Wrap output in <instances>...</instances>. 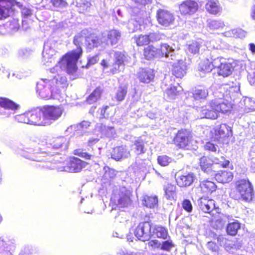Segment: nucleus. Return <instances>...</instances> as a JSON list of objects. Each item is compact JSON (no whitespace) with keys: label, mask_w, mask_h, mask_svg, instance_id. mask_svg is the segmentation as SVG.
I'll list each match as a JSON object with an SVG mask.
<instances>
[{"label":"nucleus","mask_w":255,"mask_h":255,"mask_svg":"<svg viewBox=\"0 0 255 255\" xmlns=\"http://www.w3.org/2000/svg\"><path fill=\"white\" fill-rule=\"evenodd\" d=\"M83 37L82 34L75 35L73 43L77 47L76 49L67 52L60 59V62L65 64L66 71L69 75L74 74L78 70L77 63L83 54Z\"/></svg>","instance_id":"obj_1"},{"label":"nucleus","mask_w":255,"mask_h":255,"mask_svg":"<svg viewBox=\"0 0 255 255\" xmlns=\"http://www.w3.org/2000/svg\"><path fill=\"white\" fill-rule=\"evenodd\" d=\"M152 223L150 220L139 223L134 230V234L139 240L142 242L148 241L153 235L158 238L166 239L168 236L167 230L162 226H155L151 232Z\"/></svg>","instance_id":"obj_2"},{"label":"nucleus","mask_w":255,"mask_h":255,"mask_svg":"<svg viewBox=\"0 0 255 255\" xmlns=\"http://www.w3.org/2000/svg\"><path fill=\"white\" fill-rule=\"evenodd\" d=\"M232 197L235 199H243L246 201L252 200L253 187L248 179H242L235 182V188L232 191Z\"/></svg>","instance_id":"obj_3"},{"label":"nucleus","mask_w":255,"mask_h":255,"mask_svg":"<svg viewBox=\"0 0 255 255\" xmlns=\"http://www.w3.org/2000/svg\"><path fill=\"white\" fill-rule=\"evenodd\" d=\"M194 140V134L191 130L181 128L174 134L172 142L178 149L188 150L192 146Z\"/></svg>","instance_id":"obj_4"},{"label":"nucleus","mask_w":255,"mask_h":255,"mask_svg":"<svg viewBox=\"0 0 255 255\" xmlns=\"http://www.w3.org/2000/svg\"><path fill=\"white\" fill-rule=\"evenodd\" d=\"M232 135L231 128L225 124L212 128L210 131L209 136L211 141L224 143Z\"/></svg>","instance_id":"obj_5"},{"label":"nucleus","mask_w":255,"mask_h":255,"mask_svg":"<svg viewBox=\"0 0 255 255\" xmlns=\"http://www.w3.org/2000/svg\"><path fill=\"white\" fill-rule=\"evenodd\" d=\"M199 207L204 213L210 214L211 217L216 219L220 217L221 209L217 206L215 200L206 197H201L199 200Z\"/></svg>","instance_id":"obj_6"},{"label":"nucleus","mask_w":255,"mask_h":255,"mask_svg":"<svg viewBox=\"0 0 255 255\" xmlns=\"http://www.w3.org/2000/svg\"><path fill=\"white\" fill-rule=\"evenodd\" d=\"M62 139L59 137L55 138L51 142H48V140L44 138H40L38 139L36 146L37 152L44 153H52V149H58L63 146Z\"/></svg>","instance_id":"obj_7"},{"label":"nucleus","mask_w":255,"mask_h":255,"mask_svg":"<svg viewBox=\"0 0 255 255\" xmlns=\"http://www.w3.org/2000/svg\"><path fill=\"white\" fill-rule=\"evenodd\" d=\"M47 126L50 121H56L62 116L64 109L60 105H45L42 107Z\"/></svg>","instance_id":"obj_8"},{"label":"nucleus","mask_w":255,"mask_h":255,"mask_svg":"<svg viewBox=\"0 0 255 255\" xmlns=\"http://www.w3.org/2000/svg\"><path fill=\"white\" fill-rule=\"evenodd\" d=\"M215 68L217 69V74L220 76L227 77L232 74L234 67L231 63L226 61L223 57L215 58Z\"/></svg>","instance_id":"obj_9"},{"label":"nucleus","mask_w":255,"mask_h":255,"mask_svg":"<svg viewBox=\"0 0 255 255\" xmlns=\"http://www.w3.org/2000/svg\"><path fill=\"white\" fill-rule=\"evenodd\" d=\"M239 92L240 87L233 83L231 84H223L220 88V93L222 94L223 99L226 101H234Z\"/></svg>","instance_id":"obj_10"},{"label":"nucleus","mask_w":255,"mask_h":255,"mask_svg":"<svg viewBox=\"0 0 255 255\" xmlns=\"http://www.w3.org/2000/svg\"><path fill=\"white\" fill-rule=\"evenodd\" d=\"M87 164V162L78 157L70 156L66 161L65 168L68 172L77 173L80 172Z\"/></svg>","instance_id":"obj_11"},{"label":"nucleus","mask_w":255,"mask_h":255,"mask_svg":"<svg viewBox=\"0 0 255 255\" xmlns=\"http://www.w3.org/2000/svg\"><path fill=\"white\" fill-rule=\"evenodd\" d=\"M125 55L121 52H116L114 53V62L111 65L109 73L114 75L123 71L125 68Z\"/></svg>","instance_id":"obj_12"},{"label":"nucleus","mask_w":255,"mask_h":255,"mask_svg":"<svg viewBox=\"0 0 255 255\" xmlns=\"http://www.w3.org/2000/svg\"><path fill=\"white\" fill-rule=\"evenodd\" d=\"M51 81L42 80L37 83L36 89L39 96L44 100H49L53 97L52 91L50 89Z\"/></svg>","instance_id":"obj_13"},{"label":"nucleus","mask_w":255,"mask_h":255,"mask_svg":"<svg viewBox=\"0 0 255 255\" xmlns=\"http://www.w3.org/2000/svg\"><path fill=\"white\" fill-rule=\"evenodd\" d=\"M29 115L30 125L37 126H47L42 107L29 111Z\"/></svg>","instance_id":"obj_14"},{"label":"nucleus","mask_w":255,"mask_h":255,"mask_svg":"<svg viewBox=\"0 0 255 255\" xmlns=\"http://www.w3.org/2000/svg\"><path fill=\"white\" fill-rule=\"evenodd\" d=\"M133 38L138 47L147 46L151 42L157 41L160 39L159 34L156 33L135 35Z\"/></svg>","instance_id":"obj_15"},{"label":"nucleus","mask_w":255,"mask_h":255,"mask_svg":"<svg viewBox=\"0 0 255 255\" xmlns=\"http://www.w3.org/2000/svg\"><path fill=\"white\" fill-rule=\"evenodd\" d=\"M198 3L193 0H185L179 5V10L182 15H191L198 9Z\"/></svg>","instance_id":"obj_16"},{"label":"nucleus","mask_w":255,"mask_h":255,"mask_svg":"<svg viewBox=\"0 0 255 255\" xmlns=\"http://www.w3.org/2000/svg\"><path fill=\"white\" fill-rule=\"evenodd\" d=\"M156 18L158 23L161 25L167 26L174 21L173 14L169 11L160 8L157 10Z\"/></svg>","instance_id":"obj_17"},{"label":"nucleus","mask_w":255,"mask_h":255,"mask_svg":"<svg viewBox=\"0 0 255 255\" xmlns=\"http://www.w3.org/2000/svg\"><path fill=\"white\" fill-rule=\"evenodd\" d=\"M213 104H215L214 100L209 102L208 104V107H203L200 112V115L201 118H206L211 120H215L218 118L219 114L217 111L216 106H214Z\"/></svg>","instance_id":"obj_18"},{"label":"nucleus","mask_w":255,"mask_h":255,"mask_svg":"<svg viewBox=\"0 0 255 255\" xmlns=\"http://www.w3.org/2000/svg\"><path fill=\"white\" fill-rule=\"evenodd\" d=\"M198 188L201 194L208 195L216 191L217 186L214 181L205 179L200 181Z\"/></svg>","instance_id":"obj_19"},{"label":"nucleus","mask_w":255,"mask_h":255,"mask_svg":"<svg viewBox=\"0 0 255 255\" xmlns=\"http://www.w3.org/2000/svg\"><path fill=\"white\" fill-rule=\"evenodd\" d=\"M155 75L151 69L142 68L137 73V78L141 83L148 84L152 81Z\"/></svg>","instance_id":"obj_20"},{"label":"nucleus","mask_w":255,"mask_h":255,"mask_svg":"<svg viewBox=\"0 0 255 255\" xmlns=\"http://www.w3.org/2000/svg\"><path fill=\"white\" fill-rule=\"evenodd\" d=\"M195 179L193 173H188L178 176L176 179L177 185L180 187H187L192 185Z\"/></svg>","instance_id":"obj_21"},{"label":"nucleus","mask_w":255,"mask_h":255,"mask_svg":"<svg viewBox=\"0 0 255 255\" xmlns=\"http://www.w3.org/2000/svg\"><path fill=\"white\" fill-rule=\"evenodd\" d=\"M214 161L209 156H203L199 160V165L203 171L207 173L215 172Z\"/></svg>","instance_id":"obj_22"},{"label":"nucleus","mask_w":255,"mask_h":255,"mask_svg":"<svg viewBox=\"0 0 255 255\" xmlns=\"http://www.w3.org/2000/svg\"><path fill=\"white\" fill-rule=\"evenodd\" d=\"M234 174L229 170H220L215 174V179L219 183H227L233 179Z\"/></svg>","instance_id":"obj_23"},{"label":"nucleus","mask_w":255,"mask_h":255,"mask_svg":"<svg viewBox=\"0 0 255 255\" xmlns=\"http://www.w3.org/2000/svg\"><path fill=\"white\" fill-rule=\"evenodd\" d=\"M102 43L100 37L94 34H90L85 38L86 48L89 50L98 47Z\"/></svg>","instance_id":"obj_24"},{"label":"nucleus","mask_w":255,"mask_h":255,"mask_svg":"<svg viewBox=\"0 0 255 255\" xmlns=\"http://www.w3.org/2000/svg\"><path fill=\"white\" fill-rule=\"evenodd\" d=\"M142 56L144 59L149 61L158 58L157 48L152 45L144 47L142 50Z\"/></svg>","instance_id":"obj_25"},{"label":"nucleus","mask_w":255,"mask_h":255,"mask_svg":"<svg viewBox=\"0 0 255 255\" xmlns=\"http://www.w3.org/2000/svg\"><path fill=\"white\" fill-rule=\"evenodd\" d=\"M216 64L215 59L210 61L208 59H205L201 61L198 65V70L204 73L211 72L213 69H215Z\"/></svg>","instance_id":"obj_26"},{"label":"nucleus","mask_w":255,"mask_h":255,"mask_svg":"<svg viewBox=\"0 0 255 255\" xmlns=\"http://www.w3.org/2000/svg\"><path fill=\"white\" fill-rule=\"evenodd\" d=\"M12 11V8L8 0H0V19L8 17Z\"/></svg>","instance_id":"obj_27"},{"label":"nucleus","mask_w":255,"mask_h":255,"mask_svg":"<svg viewBox=\"0 0 255 255\" xmlns=\"http://www.w3.org/2000/svg\"><path fill=\"white\" fill-rule=\"evenodd\" d=\"M215 104H213L214 106H216L217 111L218 114L221 113H228L230 112L233 108V104L231 101H227V102L219 103L217 101L214 100Z\"/></svg>","instance_id":"obj_28"},{"label":"nucleus","mask_w":255,"mask_h":255,"mask_svg":"<svg viewBox=\"0 0 255 255\" xmlns=\"http://www.w3.org/2000/svg\"><path fill=\"white\" fill-rule=\"evenodd\" d=\"M0 107L5 110L15 111L20 107L19 105L5 97H0Z\"/></svg>","instance_id":"obj_29"},{"label":"nucleus","mask_w":255,"mask_h":255,"mask_svg":"<svg viewBox=\"0 0 255 255\" xmlns=\"http://www.w3.org/2000/svg\"><path fill=\"white\" fill-rule=\"evenodd\" d=\"M164 195L167 200H173L176 195V186L172 183H167L163 186Z\"/></svg>","instance_id":"obj_30"},{"label":"nucleus","mask_w":255,"mask_h":255,"mask_svg":"<svg viewBox=\"0 0 255 255\" xmlns=\"http://www.w3.org/2000/svg\"><path fill=\"white\" fill-rule=\"evenodd\" d=\"M181 93V91L174 85H171L164 92V97L168 100H174Z\"/></svg>","instance_id":"obj_31"},{"label":"nucleus","mask_w":255,"mask_h":255,"mask_svg":"<svg viewBox=\"0 0 255 255\" xmlns=\"http://www.w3.org/2000/svg\"><path fill=\"white\" fill-rule=\"evenodd\" d=\"M103 93L101 87H96L86 98V102L90 105L93 104L100 99Z\"/></svg>","instance_id":"obj_32"},{"label":"nucleus","mask_w":255,"mask_h":255,"mask_svg":"<svg viewBox=\"0 0 255 255\" xmlns=\"http://www.w3.org/2000/svg\"><path fill=\"white\" fill-rule=\"evenodd\" d=\"M186 74L185 66L183 62H177L173 65L172 74L177 78H182Z\"/></svg>","instance_id":"obj_33"},{"label":"nucleus","mask_w":255,"mask_h":255,"mask_svg":"<svg viewBox=\"0 0 255 255\" xmlns=\"http://www.w3.org/2000/svg\"><path fill=\"white\" fill-rule=\"evenodd\" d=\"M111 157L116 160H119L127 157V149L125 146L121 145L113 148Z\"/></svg>","instance_id":"obj_34"},{"label":"nucleus","mask_w":255,"mask_h":255,"mask_svg":"<svg viewBox=\"0 0 255 255\" xmlns=\"http://www.w3.org/2000/svg\"><path fill=\"white\" fill-rule=\"evenodd\" d=\"M158 198L156 196L145 195L142 199V204L144 206L154 208L158 205Z\"/></svg>","instance_id":"obj_35"},{"label":"nucleus","mask_w":255,"mask_h":255,"mask_svg":"<svg viewBox=\"0 0 255 255\" xmlns=\"http://www.w3.org/2000/svg\"><path fill=\"white\" fill-rule=\"evenodd\" d=\"M144 144L145 142L141 139V137H138L134 140L133 142L134 151L136 155H140L145 152L146 149Z\"/></svg>","instance_id":"obj_36"},{"label":"nucleus","mask_w":255,"mask_h":255,"mask_svg":"<svg viewBox=\"0 0 255 255\" xmlns=\"http://www.w3.org/2000/svg\"><path fill=\"white\" fill-rule=\"evenodd\" d=\"M208 96V89L203 87H201L195 90L192 94V97L195 100H202L206 99Z\"/></svg>","instance_id":"obj_37"},{"label":"nucleus","mask_w":255,"mask_h":255,"mask_svg":"<svg viewBox=\"0 0 255 255\" xmlns=\"http://www.w3.org/2000/svg\"><path fill=\"white\" fill-rule=\"evenodd\" d=\"M241 228V224L237 221L229 223L227 224L226 231L228 235L236 236L239 230Z\"/></svg>","instance_id":"obj_38"},{"label":"nucleus","mask_w":255,"mask_h":255,"mask_svg":"<svg viewBox=\"0 0 255 255\" xmlns=\"http://www.w3.org/2000/svg\"><path fill=\"white\" fill-rule=\"evenodd\" d=\"M121 36V32L116 29H111L107 33V41L111 45L116 44L118 43Z\"/></svg>","instance_id":"obj_39"},{"label":"nucleus","mask_w":255,"mask_h":255,"mask_svg":"<svg viewBox=\"0 0 255 255\" xmlns=\"http://www.w3.org/2000/svg\"><path fill=\"white\" fill-rule=\"evenodd\" d=\"M172 48L167 43H162L157 48L158 58L168 56L169 54L173 51Z\"/></svg>","instance_id":"obj_40"},{"label":"nucleus","mask_w":255,"mask_h":255,"mask_svg":"<svg viewBox=\"0 0 255 255\" xmlns=\"http://www.w3.org/2000/svg\"><path fill=\"white\" fill-rule=\"evenodd\" d=\"M128 93L127 85H121L118 87L115 95V99L118 102L123 101Z\"/></svg>","instance_id":"obj_41"},{"label":"nucleus","mask_w":255,"mask_h":255,"mask_svg":"<svg viewBox=\"0 0 255 255\" xmlns=\"http://www.w3.org/2000/svg\"><path fill=\"white\" fill-rule=\"evenodd\" d=\"M91 6V3L87 0H81L77 2L76 6L78 12L84 13L87 12Z\"/></svg>","instance_id":"obj_42"},{"label":"nucleus","mask_w":255,"mask_h":255,"mask_svg":"<svg viewBox=\"0 0 255 255\" xmlns=\"http://www.w3.org/2000/svg\"><path fill=\"white\" fill-rule=\"evenodd\" d=\"M201 47V43L197 41H193L187 45V50L192 54H198Z\"/></svg>","instance_id":"obj_43"},{"label":"nucleus","mask_w":255,"mask_h":255,"mask_svg":"<svg viewBox=\"0 0 255 255\" xmlns=\"http://www.w3.org/2000/svg\"><path fill=\"white\" fill-rule=\"evenodd\" d=\"M206 9L210 13L217 14L219 11V7L214 0H209L206 4Z\"/></svg>","instance_id":"obj_44"},{"label":"nucleus","mask_w":255,"mask_h":255,"mask_svg":"<svg viewBox=\"0 0 255 255\" xmlns=\"http://www.w3.org/2000/svg\"><path fill=\"white\" fill-rule=\"evenodd\" d=\"M131 202V200L129 195L128 194H124L118 200V205L121 208H125L130 204Z\"/></svg>","instance_id":"obj_45"},{"label":"nucleus","mask_w":255,"mask_h":255,"mask_svg":"<svg viewBox=\"0 0 255 255\" xmlns=\"http://www.w3.org/2000/svg\"><path fill=\"white\" fill-rule=\"evenodd\" d=\"M73 154L87 160H91L93 157L96 156L94 153L91 154L87 152H83V150L80 148L75 149L73 151Z\"/></svg>","instance_id":"obj_46"},{"label":"nucleus","mask_w":255,"mask_h":255,"mask_svg":"<svg viewBox=\"0 0 255 255\" xmlns=\"http://www.w3.org/2000/svg\"><path fill=\"white\" fill-rule=\"evenodd\" d=\"M50 2L54 8L57 9V10L68 6V3L66 0H50Z\"/></svg>","instance_id":"obj_47"},{"label":"nucleus","mask_w":255,"mask_h":255,"mask_svg":"<svg viewBox=\"0 0 255 255\" xmlns=\"http://www.w3.org/2000/svg\"><path fill=\"white\" fill-rule=\"evenodd\" d=\"M175 245L171 240L164 241L161 243L160 250L166 252H170L174 247Z\"/></svg>","instance_id":"obj_48"},{"label":"nucleus","mask_w":255,"mask_h":255,"mask_svg":"<svg viewBox=\"0 0 255 255\" xmlns=\"http://www.w3.org/2000/svg\"><path fill=\"white\" fill-rule=\"evenodd\" d=\"M172 159L169 156L164 155L157 157V162L161 166H166L171 162Z\"/></svg>","instance_id":"obj_49"},{"label":"nucleus","mask_w":255,"mask_h":255,"mask_svg":"<svg viewBox=\"0 0 255 255\" xmlns=\"http://www.w3.org/2000/svg\"><path fill=\"white\" fill-rule=\"evenodd\" d=\"M16 119L19 123L30 125L29 111L18 115Z\"/></svg>","instance_id":"obj_50"},{"label":"nucleus","mask_w":255,"mask_h":255,"mask_svg":"<svg viewBox=\"0 0 255 255\" xmlns=\"http://www.w3.org/2000/svg\"><path fill=\"white\" fill-rule=\"evenodd\" d=\"M216 163L218 164L222 168H226L229 166L230 161L228 159H226L224 156H222L220 159L217 160Z\"/></svg>","instance_id":"obj_51"},{"label":"nucleus","mask_w":255,"mask_h":255,"mask_svg":"<svg viewBox=\"0 0 255 255\" xmlns=\"http://www.w3.org/2000/svg\"><path fill=\"white\" fill-rule=\"evenodd\" d=\"M161 243L158 241L157 240H151L149 241L148 243V247L151 248L152 249H160Z\"/></svg>","instance_id":"obj_52"},{"label":"nucleus","mask_w":255,"mask_h":255,"mask_svg":"<svg viewBox=\"0 0 255 255\" xmlns=\"http://www.w3.org/2000/svg\"><path fill=\"white\" fill-rule=\"evenodd\" d=\"M183 208L188 212H191L192 210V205L190 201L188 199H184L182 203Z\"/></svg>","instance_id":"obj_53"},{"label":"nucleus","mask_w":255,"mask_h":255,"mask_svg":"<svg viewBox=\"0 0 255 255\" xmlns=\"http://www.w3.org/2000/svg\"><path fill=\"white\" fill-rule=\"evenodd\" d=\"M204 149L211 152H216L217 148L216 145L211 141L206 142L204 146Z\"/></svg>","instance_id":"obj_54"},{"label":"nucleus","mask_w":255,"mask_h":255,"mask_svg":"<svg viewBox=\"0 0 255 255\" xmlns=\"http://www.w3.org/2000/svg\"><path fill=\"white\" fill-rule=\"evenodd\" d=\"M116 170L108 168L105 172V176L108 178L112 179L116 177Z\"/></svg>","instance_id":"obj_55"},{"label":"nucleus","mask_w":255,"mask_h":255,"mask_svg":"<svg viewBox=\"0 0 255 255\" xmlns=\"http://www.w3.org/2000/svg\"><path fill=\"white\" fill-rule=\"evenodd\" d=\"M98 61V55H97L89 58L88 59L87 63L85 65V67L87 68H89L90 66L97 63Z\"/></svg>","instance_id":"obj_56"},{"label":"nucleus","mask_w":255,"mask_h":255,"mask_svg":"<svg viewBox=\"0 0 255 255\" xmlns=\"http://www.w3.org/2000/svg\"><path fill=\"white\" fill-rule=\"evenodd\" d=\"M99 141V139L98 138L92 137L90 138L87 141V145L91 148V150L93 151V146L97 143Z\"/></svg>","instance_id":"obj_57"},{"label":"nucleus","mask_w":255,"mask_h":255,"mask_svg":"<svg viewBox=\"0 0 255 255\" xmlns=\"http://www.w3.org/2000/svg\"><path fill=\"white\" fill-rule=\"evenodd\" d=\"M109 108L108 106H105L103 107L101 109V115L102 118H107L109 117L110 115V113L107 111L108 109Z\"/></svg>","instance_id":"obj_58"},{"label":"nucleus","mask_w":255,"mask_h":255,"mask_svg":"<svg viewBox=\"0 0 255 255\" xmlns=\"http://www.w3.org/2000/svg\"><path fill=\"white\" fill-rule=\"evenodd\" d=\"M207 247L209 250L213 252H216L218 250V246L217 245L212 241L208 242Z\"/></svg>","instance_id":"obj_59"},{"label":"nucleus","mask_w":255,"mask_h":255,"mask_svg":"<svg viewBox=\"0 0 255 255\" xmlns=\"http://www.w3.org/2000/svg\"><path fill=\"white\" fill-rule=\"evenodd\" d=\"M110 61V60L107 59H103L101 60L100 65L102 67L103 70H106L109 68Z\"/></svg>","instance_id":"obj_60"},{"label":"nucleus","mask_w":255,"mask_h":255,"mask_svg":"<svg viewBox=\"0 0 255 255\" xmlns=\"http://www.w3.org/2000/svg\"><path fill=\"white\" fill-rule=\"evenodd\" d=\"M46 163H47L45 161H38V163H36L35 166L37 168L40 169H48V167L46 165Z\"/></svg>","instance_id":"obj_61"},{"label":"nucleus","mask_w":255,"mask_h":255,"mask_svg":"<svg viewBox=\"0 0 255 255\" xmlns=\"http://www.w3.org/2000/svg\"><path fill=\"white\" fill-rule=\"evenodd\" d=\"M22 14L23 17L27 18L32 15V11L29 8H24L22 11Z\"/></svg>","instance_id":"obj_62"},{"label":"nucleus","mask_w":255,"mask_h":255,"mask_svg":"<svg viewBox=\"0 0 255 255\" xmlns=\"http://www.w3.org/2000/svg\"><path fill=\"white\" fill-rule=\"evenodd\" d=\"M10 25L12 29L18 28V22L16 19H13L12 21L10 22Z\"/></svg>","instance_id":"obj_63"},{"label":"nucleus","mask_w":255,"mask_h":255,"mask_svg":"<svg viewBox=\"0 0 255 255\" xmlns=\"http://www.w3.org/2000/svg\"><path fill=\"white\" fill-rule=\"evenodd\" d=\"M9 0V2L10 4L11 7L15 5H16L17 6H18L19 7H22V5L19 2H17L15 0Z\"/></svg>","instance_id":"obj_64"}]
</instances>
